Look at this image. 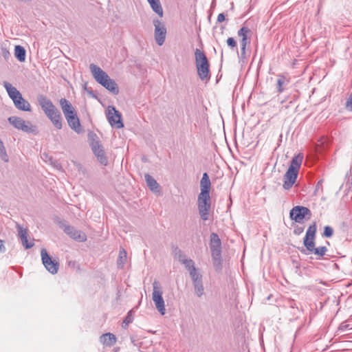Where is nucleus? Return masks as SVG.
Instances as JSON below:
<instances>
[{
	"label": "nucleus",
	"mask_w": 352,
	"mask_h": 352,
	"mask_svg": "<svg viewBox=\"0 0 352 352\" xmlns=\"http://www.w3.org/2000/svg\"><path fill=\"white\" fill-rule=\"evenodd\" d=\"M131 343L133 344V346L138 348V349L140 351V346H141L142 342H139L133 336L131 337Z\"/></svg>",
	"instance_id": "a19ab883"
},
{
	"label": "nucleus",
	"mask_w": 352,
	"mask_h": 352,
	"mask_svg": "<svg viewBox=\"0 0 352 352\" xmlns=\"http://www.w3.org/2000/svg\"><path fill=\"white\" fill-rule=\"evenodd\" d=\"M37 100L45 114L57 109L53 102L44 95H39Z\"/></svg>",
	"instance_id": "2eb2a0df"
},
{
	"label": "nucleus",
	"mask_w": 352,
	"mask_h": 352,
	"mask_svg": "<svg viewBox=\"0 0 352 352\" xmlns=\"http://www.w3.org/2000/svg\"><path fill=\"white\" fill-rule=\"evenodd\" d=\"M311 216L310 210L302 206H294L289 212L290 219L298 223H303L305 218L309 219Z\"/></svg>",
	"instance_id": "9d476101"
},
{
	"label": "nucleus",
	"mask_w": 352,
	"mask_h": 352,
	"mask_svg": "<svg viewBox=\"0 0 352 352\" xmlns=\"http://www.w3.org/2000/svg\"><path fill=\"white\" fill-rule=\"evenodd\" d=\"M144 178L148 187L151 191L157 192L159 190V184L151 175L149 174H145Z\"/></svg>",
	"instance_id": "4be33fe9"
},
{
	"label": "nucleus",
	"mask_w": 352,
	"mask_h": 352,
	"mask_svg": "<svg viewBox=\"0 0 352 352\" xmlns=\"http://www.w3.org/2000/svg\"><path fill=\"white\" fill-rule=\"evenodd\" d=\"M197 202L198 210L201 219L204 221L208 220L211 205L210 193H199Z\"/></svg>",
	"instance_id": "1a4fd4ad"
},
{
	"label": "nucleus",
	"mask_w": 352,
	"mask_h": 352,
	"mask_svg": "<svg viewBox=\"0 0 352 352\" xmlns=\"http://www.w3.org/2000/svg\"><path fill=\"white\" fill-rule=\"evenodd\" d=\"M294 304H295V302L294 301H292V303H291V305H290L291 307L294 308Z\"/></svg>",
	"instance_id": "de8ad7c7"
},
{
	"label": "nucleus",
	"mask_w": 352,
	"mask_h": 352,
	"mask_svg": "<svg viewBox=\"0 0 352 352\" xmlns=\"http://www.w3.org/2000/svg\"><path fill=\"white\" fill-rule=\"evenodd\" d=\"M3 85L6 89L9 97L12 100L14 104L17 109L23 111H31L30 104L23 98L21 94L16 89V88L6 81L3 82Z\"/></svg>",
	"instance_id": "20e7f679"
},
{
	"label": "nucleus",
	"mask_w": 352,
	"mask_h": 352,
	"mask_svg": "<svg viewBox=\"0 0 352 352\" xmlns=\"http://www.w3.org/2000/svg\"><path fill=\"white\" fill-rule=\"evenodd\" d=\"M289 83V79L284 75H278L276 88L278 94H281L285 89V86Z\"/></svg>",
	"instance_id": "412c9836"
},
{
	"label": "nucleus",
	"mask_w": 352,
	"mask_h": 352,
	"mask_svg": "<svg viewBox=\"0 0 352 352\" xmlns=\"http://www.w3.org/2000/svg\"><path fill=\"white\" fill-rule=\"evenodd\" d=\"M126 261V252L124 248H121L119 251V256L117 260L118 267H123Z\"/></svg>",
	"instance_id": "393cba45"
},
{
	"label": "nucleus",
	"mask_w": 352,
	"mask_h": 352,
	"mask_svg": "<svg viewBox=\"0 0 352 352\" xmlns=\"http://www.w3.org/2000/svg\"><path fill=\"white\" fill-rule=\"evenodd\" d=\"M64 232L72 239L76 241L83 242L87 240V236L83 232L76 230L72 226H65L64 228Z\"/></svg>",
	"instance_id": "4468645a"
},
{
	"label": "nucleus",
	"mask_w": 352,
	"mask_h": 352,
	"mask_svg": "<svg viewBox=\"0 0 352 352\" xmlns=\"http://www.w3.org/2000/svg\"><path fill=\"white\" fill-rule=\"evenodd\" d=\"M316 230H317L316 223L315 222H314L312 224H311L309 226L305 238H310V239H314Z\"/></svg>",
	"instance_id": "bb28decb"
},
{
	"label": "nucleus",
	"mask_w": 352,
	"mask_h": 352,
	"mask_svg": "<svg viewBox=\"0 0 352 352\" xmlns=\"http://www.w3.org/2000/svg\"><path fill=\"white\" fill-rule=\"evenodd\" d=\"M60 105L69 127L77 133L82 132V127L74 107L65 98L60 100Z\"/></svg>",
	"instance_id": "7ed1b4c3"
},
{
	"label": "nucleus",
	"mask_w": 352,
	"mask_h": 352,
	"mask_svg": "<svg viewBox=\"0 0 352 352\" xmlns=\"http://www.w3.org/2000/svg\"><path fill=\"white\" fill-rule=\"evenodd\" d=\"M0 157L5 162H8L9 160L8 156L7 155L6 148L3 149L2 151H0Z\"/></svg>",
	"instance_id": "58836bf2"
},
{
	"label": "nucleus",
	"mask_w": 352,
	"mask_h": 352,
	"mask_svg": "<svg viewBox=\"0 0 352 352\" xmlns=\"http://www.w3.org/2000/svg\"><path fill=\"white\" fill-rule=\"evenodd\" d=\"M322 180H320L318 182V183L316 184V190H318L322 186Z\"/></svg>",
	"instance_id": "a18cd8bd"
},
{
	"label": "nucleus",
	"mask_w": 352,
	"mask_h": 352,
	"mask_svg": "<svg viewBox=\"0 0 352 352\" xmlns=\"http://www.w3.org/2000/svg\"><path fill=\"white\" fill-rule=\"evenodd\" d=\"M9 122L18 130L22 131L36 134L38 133L37 127L32 125L30 121H25L20 117L11 116L8 118Z\"/></svg>",
	"instance_id": "6e6552de"
},
{
	"label": "nucleus",
	"mask_w": 352,
	"mask_h": 352,
	"mask_svg": "<svg viewBox=\"0 0 352 352\" xmlns=\"http://www.w3.org/2000/svg\"><path fill=\"white\" fill-rule=\"evenodd\" d=\"M193 286L195 288V294L198 297L202 296L204 292V288L203 286L202 280L193 283Z\"/></svg>",
	"instance_id": "c85d7f7f"
},
{
	"label": "nucleus",
	"mask_w": 352,
	"mask_h": 352,
	"mask_svg": "<svg viewBox=\"0 0 352 352\" xmlns=\"http://www.w3.org/2000/svg\"><path fill=\"white\" fill-rule=\"evenodd\" d=\"M178 260L185 266L188 272H190L193 268H196L194 261L192 259L187 258L186 255L181 251L179 252Z\"/></svg>",
	"instance_id": "6ab92c4d"
},
{
	"label": "nucleus",
	"mask_w": 352,
	"mask_h": 352,
	"mask_svg": "<svg viewBox=\"0 0 352 352\" xmlns=\"http://www.w3.org/2000/svg\"><path fill=\"white\" fill-rule=\"evenodd\" d=\"M346 107L347 109L352 111V92L351 93V94L346 102Z\"/></svg>",
	"instance_id": "ea45409f"
},
{
	"label": "nucleus",
	"mask_w": 352,
	"mask_h": 352,
	"mask_svg": "<svg viewBox=\"0 0 352 352\" xmlns=\"http://www.w3.org/2000/svg\"><path fill=\"white\" fill-rule=\"evenodd\" d=\"M303 231H304L303 228L297 226L296 228H294V233L296 235H300V234H302L303 232Z\"/></svg>",
	"instance_id": "79ce46f5"
},
{
	"label": "nucleus",
	"mask_w": 352,
	"mask_h": 352,
	"mask_svg": "<svg viewBox=\"0 0 352 352\" xmlns=\"http://www.w3.org/2000/svg\"><path fill=\"white\" fill-rule=\"evenodd\" d=\"M303 242L304 245L306 247L307 250L310 253H312V252L314 251V249L316 248L314 239H310V238H305Z\"/></svg>",
	"instance_id": "c756f323"
},
{
	"label": "nucleus",
	"mask_w": 352,
	"mask_h": 352,
	"mask_svg": "<svg viewBox=\"0 0 352 352\" xmlns=\"http://www.w3.org/2000/svg\"><path fill=\"white\" fill-rule=\"evenodd\" d=\"M99 162L103 165L107 166L108 164V160L106 157L105 153L96 157Z\"/></svg>",
	"instance_id": "f704fd0d"
},
{
	"label": "nucleus",
	"mask_w": 352,
	"mask_h": 352,
	"mask_svg": "<svg viewBox=\"0 0 352 352\" xmlns=\"http://www.w3.org/2000/svg\"><path fill=\"white\" fill-rule=\"evenodd\" d=\"M133 320V314H132V311H129L126 316H125L124 320H123V322H122V327L124 329H126L128 325L129 324H131Z\"/></svg>",
	"instance_id": "7c9ffc66"
},
{
	"label": "nucleus",
	"mask_w": 352,
	"mask_h": 352,
	"mask_svg": "<svg viewBox=\"0 0 352 352\" xmlns=\"http://www.w3.org/2000/svg\"><path fill=\"white\" fill-rule=\"evenodd\" d=\"M155 27V39L157 44L160 46L162 45L165 41L166 36V28L163 22L157 19L153 21Z\"/></svg>",
	"instance_id": "f8f14e48"
},
{
	"label": "nucleus",
	"mask_w": 352,
	"mask_h": 352,
	"mask_svg": "<svg viewBox=\"0 0 352 352\" xmlns=\"http://www.w3.org/2000/svg\"><path fill=\"white\" fill-rule=\"evenodd\" d=\"M107 118L109 124L112 126H115L117 129H121L124 126L122 121L121 113L116 109L113 106H109L107 108Z\"/></svg>",
	"instance_id": "ddd939ff"
},
{
	"label": "nucleus",
	"mask_w": 352,
	"mask_h": 352,
	"mask_svg": "<svg viewBox=\"0 0 352 352\" xmlns=\"http://www.w3.org/2000/svg\"><path fill=\"white\" fill-rule=\"evenodd\" d=\"M6 251V248L3 245V241L0 239V252H4Z\"/></svg>",
	"instance_id": "c03bdc74"
},
{
	"label": "nucleus",
	"mask_w": 352,
	"mask_h": 352,
	"mask_svg": "<svg viewBox=\"0 0 352 352\" xmlns=\"http://www.w3.org/2000/svg\"><path fill=\"white\" fill-rule=\"evenodd\" d=\"M303 158L304 155L302 153H299L292 158L290 165L284 175V183L283 185L284 189L289 190L295 184Z\"/></svg>",
	"instance_id": "f03ea898"
},
{
	"label": "nucleus",
	"mask_w": 352,
	"mask_h": 352,
	"mask_svg": "<svg viewBox=\"0 0 352 352\" xmlns=\"http://www.w3.org/2000/svg\"><path fill=\"white\" fill-rule=\"evenodd\" d=\"M210 186L211 182L209 176L207 173H204L200 181V193H210Z\"/></svg>",
	"instance_id": "a211bd4d"
},
{
	"label": "nucleus",
	"mask_w": 352,
	"mask_h": 352,
	"mask_svg": "<svg viewBox=\"0 0 352 352\" xmlns=\"http://www.w3.org/2000/svg\"><path fill=\"white\" fill-rule=\"evenodd\" d=\"M45 116L52 122L54 126L57 129H60L62 128V126H63L62 117H61L60 112L59 111V110L58 109H56L55 110L46 113Z\"/></svg>",
	"instance_id": "dca6fc26"
},
{
	"label": "nucleus",
	"mask_w": 352,
	"mask_h": 352,
	"mask_svg": "<svg viewBox=\"0 0 352 352\" xmlns=\"http://www.w3.org/2000/svg\"><path fill=\"white\" fill-rule=\"evenodd\" d=\"M6 148L3 142L0 140V151H2L3 149Z\"/></svg>",
	"instance_id": "49530a36"
},
{
	"label": "nucleus",
	"mask_w": 352,
	"mask_h": 352,
	"mask_svg": "<svg viewBox=\"0 0 352 352\" xmlns=\"http://www.w3.org/2000/svg\"><path fill=\"white\" fill-rule=\"evenodd\" d=\"M333 234L332 228L329 226L324 227L323 235L325 237H331Z\"/></svg>",
	"instance_id": "c9c22d12"
},
{
	"label": "nucleus",
	"mask_w": 352,
	"mask_h": 352,
	"mask_svg": "<svg viewBox=\"0 0 352 352\" xmlns=\"http://www.w3.org/2000/svg\"><path fill=\"white\" fill-rule=\"evenodd\" d=\"M162 294L163 292L160 282L155 280L153 283L152 299L158 311L162 315H164L166 309Z\"/></svg>",
	"instance_id": "0eeeda50"
},
{
	"label": "nucleus",
	"mask_w": 352,
	"mask_h": 352,
	"mask_svg": "<svg viewBox=\"0 0 352 352\" xmlns=\"http://www.w3.org/2000/svg\"><path fill=\"white\" fill-rule=\"evenodd\" d=\"M250 43V41H248V38H242L241 41H240V43H241V54H245V48H246V46L247 45Z\"/></svg>",
	"instance_id": "72a5a7b5"
},
{
	"label": "nucleus",
	"mask_w": 352,
	"mask_h": 352,
	"mask_svg": "<svg viewBox=\"0 0 352 352\" xmlns=\"http://www.w3.org/2000/svg\"><path fill=\"white\" fill-rule=\"evenodd\" d=\"M1 54L6 60H9V58L11 56V54H10L9 50L7 48L3 47H1Z\"/></svg>",
	"instance_id": "e433bc0d"
},
{
	"label": "nucleus",
	"mask_w": 352,
	"mask_h": 352,
	"mask_svg": "<svg viewBox=\"0 0 352 352\" xmlns=\"http://www.w3.org/2000/svg\"><path fill=\"white\" fill-rule=\"evenodd\" d=\"M197 74L201 80H208L209 76V63L205 54L199 49L195 52Z\"/></svg>",
	"instance_id": "39448f33"
},
{
	"label": "nucleus",
	"mask_w": 352,
	"mask_h": 352,
	"mask_svg": "<svg viewBox=\"0 0 352 352\" xmlns=\"http://www.w3.org/2000/svg\"><path fill=\"white\" fill-rule=\"evenodd\" d=\"M227 44L231 48H234L236 47V42L232 37H229L227 39Z\"/></svg>",
	"instance_id": "4c0bfd02"
},
{
	"label": "nucleus",
	"mask_w": 352,
	"mask_h": 352,
	"mask_svg": "<svg viewBox=\"0 0 352 352\" xmlns=\"http://www.w3.org/2000/svg\"><path fill=\"white\" fill-rule=\"evenodd\" d=\"M91 149L96 157L104 153L102 145L98 141H94L91 143Z\"/></svg>",
	"instance_id": "a878e982"
},
{
	"label": "nucleus",
	"mask_w": 352,
	"mask_h": 352,
	"mask_svg": "<svg viewBox=\"0 0 352 352\" xmlns=\"http://www.w3.org/2000/svg\"><path fill=\"white\" fill-rule=\"evenodd\" d=\"M16 228H17L18 232H19V236L21 239L22 245L26 249H29V248H31L32 247H33L34 243L32 241H28V240L27 229L23 228V227L19 224L17 225Z\"/></svg>",
	"instance_id": "f3484780"
},
{
	"label": "nucleus",
	"mask_w": 352,
	"mask_h": 352,
	"mask_svg": "<svg viewBox=\"0 0 352 352\" xmlns=\"http://www.w3.org/2000/svg\"><path fill=\"white\" fill-rule=\"evenodd\" d=\"M14 56L20 62H24L25 60L26 52L23 47L16 45L14 47Z\"/></svg>",
	"instance_id": "5701e85b"
},
{
	"label": "nucleus",
	"mask_w": 352,
	"mask_h": 352,
	"mask_svg": "<svg viewBox=\"0 0 352 352\" xmlns=\"http://www.w3.org/2000/svg\"><path fill=\"white\" fill-rule=\"evenodd\" d=\"M226 17L223 13H220L217 16V21L221 23L225 20Z\"/></svg>",
	"instance_id": "37998d69"
},
{
	"label": "nucleus",
	"mask_w": 352,
	"mask_h": 352,
	"mask_svg": "<svg viewBox=\"0 0 352 352\" xmlns=\"http://www.w3.org/2000/svg\"><path fill=\"white\" fill-rule=\"evenodd\" d=\"M189 274L192 280V283L199 282L202 280V276L200 273L197 272V268H193L190 272Z\"/></svg>",
	"instance_id": "cd10ccee"
},
{
	"label": "nucleus",
	"mask_w": 352,
	"mask_h": 352,
	"mask_svg": "<svg viewBox=\"0 0 352 352\" xmlns=\"http://www.w3.org/2000/svg\"><path fill=\"white\" fill-rule=\"evenodd\" d=\"M100 342L104 345L111 346L116 342V338L114 334L107 333L100 337Z\"/></svg>",
	"instance_id": "aec40b11"
},
{
	"label": "nucleus",
	"mask_w": 352,
	"mask_h": 352,
	"mask_svg": "<svg viewBox=\"0 0 352 352\" xmlns=\"http://www.w3.org/2000/svg\"><path fill=\"white\" fill-rule=\"evenodd\" d=\"M41 256L42 263L45 269L52 274H56L58 270L59 263L52 259L45 248L41 249Z\"/></svg>",
	"instance_id": "9b49d317"
},
{
	"label": "nucleus",
	"mask_w": 352,
	"mask_h": 352,
	"mask_svg": "<svg viewBox=\"0 0 352 352\" xmlns=\"http://www.w3.org/2000/svg\"><path fill=\"white\" fill-rule=\"evenodd\" d=\"M251 33L250 30L247 27H242L238 31V36L242 38H248V35Z\"/></svg>",
	"instance_id": "473e14b6"
},
{
	"label": "nucleus",
	"mask_w": 352,
	"mask_h": 352,
	"mask_svg": "<svg viewBox=\"0 0 352 352\" xmlns=\"http://www.w3.org/2000/svg\"><path fill=\"white\" fill-rule=\"evenodd\" d=\"M327 251V249L326 247L320 246L318 248H315L314 251H313L312 253L318 256L319 257H321L325 254Z\"/></svg>",
	"instance_id": "2f4dec72"
},
{
	"label": "nucleus",
	"mask_w": 352,
	"mask_h": 352,
	"mask_svg": "<svg viewBox=\"0 0 352 352\" xmlns=\"http://www.w3.org/2000/svg\"><path fill=\"white\" fill-rule=\"evenodd\" d=\"M153 10L160 16H163V10L160 0H147Z\"/></svg>",
	"instance_id": "b1692460"
},
{
	"label": "nucleus",
	"mask_w": 352,
	"mask_h": 352,
	"mask_svg": "<svg viewBox=\"0 0 352 352\" xmlns=\"http://www.w3.org/2000/svg\"><path fill=\"white\" fill-rule=\"evenodd\" d=\"M210 249L214 265L217 267H221V242L219 235L214 232L210 234Z\"/></svg>",
	"instance_id": "423d86ee"
},
{
	"label": "nucleus",
	"mask_w": 352,
	"mask_h": 352,
	"mask_svg": "<svg viewBox=\"0 0 352 352\" xmlns=\"http://www.w3.org/2000/svg\"><path fill=\"white\" fill-rule=\"evenodd\" d=\"M89 68L97 82L115 95L119 93V88L116 81L111 79L100 67L92 63L90 65Z\"/></svg>",
	"instance_id": "f257e3e1"
}]
</instances>
